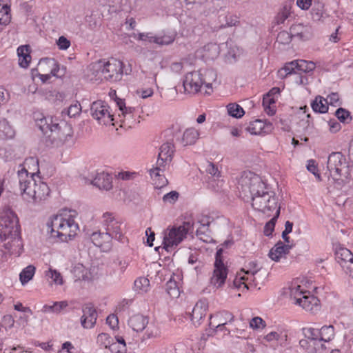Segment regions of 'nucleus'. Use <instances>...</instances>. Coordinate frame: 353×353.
Returning a JSON list of instances; mask_svg holds the SVG:
<instances>
[{"mask_svg":"<svg viewBox=\"0 0 353 353\" xmlns=\"http://www.w3.org/2000/svg\"><path fill=\"white\" fill-rule=\"evenodd\" d=\"M320 341L329 342L334 337V327L333 325H324L320 330Z\"/></svg>","mask_w":353,"mask_h":353,"instance_id":"37","label":"nucleus"},{"mask_svg":"<svg viewBox=\"0 0 353 353\" xmlns=\"http://www.w3.org/2000/svg\"><path fill=\"white\" fill-rule=\"evenodd\" d=\"M290 6L285 4L283 6L281 11L278 13L275 17V22L276 24H282L289 17L290 14Z\"/></svg>","mask_w":353,"mask_h":353,"instance_id":"48","label":"nucleus"},{"mask_svg":"<svg viewBox=\"0 0 353 353\" xmlns=\"http://www.w3.org/2000/svg\"><path fill=\"white\" fill-rule=\"evenodd\" d=\"M46 276L52 279V281L56 284L61 285L63 283V279L61 274L55 270L50 269L46 272Z\"/></svg>","mask_w":353,"mask_h":353,"instance_id":"57","label":"nucleus"},{"mask_svg":"<svg viewBox=\"0 0 353 353\" xmlns=\"http://www.w3.org/2000/svg\"><path fill=\"white\" fill-rule=\"evenodd\" d=\"M97 342L105 348H112L116 345V343H111V338L105 333H101L98 335Z\"/></svg>","mask_w":353,"mask_h":353,"instance_id":"52","label":"nucleus"},{"mask_svg":"<svg viewBox=\"0 0 353 353\" xmlns=\"http://www.w3.org/2000/svg\"><path fill=\"white\" fill-rule=\"evenodd\" d=\"M246 271H245L244 269L242 270L244 271L247 274H256L257 272L260 270V268L258 267V264L256 261H250L246 265Z\"/></svg>","mask_w":353,"mask_h":353,"instance_id":"63","label":"nucleus"},{"mask_svg":"<svg viewBox=\"0 0 353 353\" xmlns=\"http://www.w3.org/2000/svg\"><path fill=\"white\" fill-rule=\"evenodd\" d=\"M174 37L173 35L156 36V39L154 40V43L158 45H169L174 41Z\"/></svg>","mask_w":353,"mask_h":353,"instance_id":"54","label":"nucleus"},{"mask_svg":"<svg viewBox=\"0 0 353 353\" xmlns=\"http://www.w3.org/2000/svg\"><path fill=\"white\" fill-rule=\"evenodd\" d=\"M97 313L92 304L88 303L83 307V316L81 319V325L85 328H92L96 323Z\"/></svg>","mask_w":353,"mask_h":353,"instance_id":"16","label":"nucleus"},{"mask_svg":"<svg viewBox=\"0 0 353 353\" xmlns=\"http://www.w3.org/2000/svg\"><path fill=\"white\" fill-rule=\"evenodd\" d=\"M92 184L99 188L108 190L112 188V177L111 176L105 172L97 174L96 177L92 181Z\"/></svg>","mask_w":353,"mask_h":353,"instance_id":"26","label":"nucleus"},{"mask_svg":"<svg viewBox=\"0 0 353 353\" xmlns=\"http://www.w3.org/2000/svg\"><path fill=\"white\" fill-rule=\"evenodd\" d=\"M297 63V72L301 74V72L307 73L314 70L316 65L313 61H307L305 60H296Z\"/></svg>","mask_w":353,"mask_h":353,"instance_id":"41","label":"nucleus"},{"mask_svg":"<svg viewBox=\"0 0 353 353\" xmlns=\"http://www.w3.org/2000/svg\"><path fill=\"white\" fill-rule=\"evenodd\" d=\"M199 137L198 130L192 128H188L183 132L181 141L183 145H193L196 143Z\"/></svg>","mask_w":353,"mask_h":353,"instance_id":"30","label":"nucleus"},{"mask_svg":"<svg viewBox=\"0 0 353 353\" xmlns=\"http://www.w3.org/2000/svg\"><path fill=\"white\" fill-rule=\"evenodd\" d=\"M299 344L301 347H303L304 350H305L307 352L310 353H313L316 350V345H314L312 344V342L310 341L307 338L300 340Z\"/></svg>","mask_w":353,"mask_h":353,"instance_id":"60","label":"nucleus"},{"mask_svg":"<svg viewBox=\"0 0 353 353\" xmlns=\"http://www.w3.org/2000/svg\"><path fill=\"white\" fill-rule=\"evenodd\" d=\"M222 248L217 250L214 262V270L210 278V285L215 288H219L224 285L228 274V269L224 265L222 260Z\"/></svg>","mask_w":353,"mask_h":353,"instance_id":"9","label":"nucleus"},{"mask_svg":"<svg viewBox=\"0 0 353 353\" xmlns=\"http://www.w3.org/2000/svg\"><path fill=\"white\" fill-rule=\"evenodd\" d=\"M289 290L291 299L297 305L302 301L303 299V296H305L307 293L310 292L309 291L305 290L301 285L296 283H292Z\"/></svg>","mask_w":353,"mask_h":353,"instance_id":"28","label":"nucleus"},{"mask_svg":"<svg viewBox=\"0 0 353 353\" xmlns=\"http://www.w3.org/2000/svg\"><path fill=\"white\" fill-rule=\"evenodd\" d=\"M328 101L321 96H317L312 102L311 106L316 112L325 113L328 110Z\"/></svg>","mask_w":353,"mask_h":353,"instance_id":"35","label":"nucleus"},{"mask_svg":"<svg viewBox=\"0 0 353 353\" xmlns=\"http://www.w3.org/2000/svg\"><path fill=\"white\" fill-rule=\"evenodd\" d=\"M166 291L172 298H177L180 294L176 282L172 279H170L166 283Z\"/></svg>","mask_w":353,"mask_h":353,"instance_id":"50","label":"nucleus"},{"mask_svg":"<svg viewBox=\"0 0 353 353\" xmlns=\"http://www.w3.org/2000/svg\"><path fill=\"white\" fill-rule=\"evenodd\" d=\"M19 189L23 199L34 203L45 201L50 194V189L48 185L41 181L37 176L34 177V173L29 175L28 172L23 168L17 171Z\"/></svg>","mask_w":353,"mask_h":353,"instance_id":"3","label":"nucleus"},{"mask_svg":"<svg viewBox=\"0 0 353 353\" xmlns=\"http://www.w3.org/2000/svg\"><path fill=\"white\" fill-rule=\"evenodd\" d=\"M196 235L200 240L205 243H210L212 240L209 228L204 225L199 226L196 228Z\"/></svg>","mask_w":353,"mask_h":353,"instance_id":"46","label":"nucleus"},{"mask_svg":"<svg viewBox=\"0 0 353 353\" xmlns=\"http://www.w3.org/2000/svg\"><path fill=\"white\" fill-rule=\"evenodd\" d=\"M310 114L307 115L306 119H302L297 123L296 131L300 133L310 134L313 128V124L310 120Z\"/></svg>","mask_w":353,"mask_h":353,"instance_id":"40","label":"nucleus"},{"mask_svg":"<svg viewBox=\"0 0 353 353\" xmlns=\"http://www.w3.org/2000/svg\"><path fill=\"white\" fill-rule=\"evenodd\" d=\"M302 301L298 305L301 306L306 311L312 313L317 312L320 309L319 300L317 297L312 295L310 292L307 293L305 296H303Z\"/></svg>","mask_w":353,"mask_h":353,"instance_id":"23","label":"nucleus"},{"mask_svg":"<svg viewBox=\"0 0 353 353\" xmlns=\"http://www.w3.org/2000/svg\"><path fill=\"white\" fill-rule=\"evenodd\" d=\"M328 103H330L332 105H340L341 104V102H340V97L339 94L337 92H332L330 94L327 99Z\"/></svg>","mask_w":353,"mask_h":353,"instance_id":"64","label":"nucleus"},{"mask_svg":"<svg viewBox=\"0 0 353 353\" xmlns=\"http://www.w3.org/2000/svg\"><path fill=\"white\" fill-rule=\"evenodd\" d=\"M102 219V223L105 230L114 237V239L121 241L123 234L120 222L110 212L104 213Z\"/></svg>","mask_w":353,"mask_h":353,"instance_id":"12","label":"nucleus"},{"mask_svg":"<svg viewBox=\"0 0 353 353\" xmlns=\"http://www.w3.org/2000/svg\"><path fill=\"white\" fill-rule=\"evenodd\" d=\"M160 334L161 332L159 328L154 324L150 325L145 332L148 339L157 338L160 336Z\"/></svg>","mask_w":353,"mask_h":353,"instance_id":"59","label":"nucleus"},{"mask_svg":"<svg viewBox=\"0 0 353 353\" xmlns=\"http://www.w3.org/2000/svg\"><path fill=\"white\" fill-rule=\"evenodd\" d=\"M148 324V317L141 314L133 315L128 320V325L136 332L143 330Z\"/></svg>","mask_w":353,"mask_h":353,"instance_id":"27","label":"nucleus"},{"mask_svg":"<svg viewBox=\"0 0 353 353\" xmlns=\"http://www.w3.org/2000/svg\"><path fill=\"white\" fill-rule=\"evenodd\" d=\"M68 305L65 301L54 302L52 305H44L41 309L43 313L59 314Z\"/></svg>","mask_w":353,"mask_h":353,"instance_id":"33","label":"nucleus"},{"mask_svg":"<svg viewBox=\"0 0 353 353\" xmlns=\"http://www.w3.org/2000/svg\"><path fill=\"white\" fill-rule=\"evenodd\" d=\"M292 36L290 32L287 31L280 32L276 37V41L281 44H288L292 40Z\"/></svg>","mask_w":353,"mask_h":353,"instance_id":"55","label":"nucleus"},{"mask_svg":"<svg viewBox=\"0 0 353 353\" xmlns=\"http://www.w3.org/2000/svg\"><path fill=\"white\" fill-rule=\"evenodd\" d=\"M0 239L3 247L12 255L19 256L23 250L20 225L17 214L10 209L0 214Z\"/></svg>","mask_w":353,"mask_h":353,"instance_id":"2","label":"nucleus"},{"mask_svg":"<svg viewBox=\"0 0 353 353\" xmlns=\"http://www.w3.org/2000/svg\"><path fill=\"white\" fill-rule=\"evenodd\" d=\"M179 194L176 191H171L165 194L163 197V201L165 203H174L179 199Z\"/></svg>","mask_w":353,"mask_h":353,"instance_id":"61","label":"nucleus"},{"mask_svg":"<svg viewBox=\"0 0 353 353\" xmlns=\"http://www.w3.org/2000/svg\"><path fill=\"white\" fill-rule=\"evenodd\" d=\"M208 308V303L205 299L199 300L196 303L191 314V320L195 326L201 325V321L205 316Z\"/></svg>","mask_w":353,"mask_h":353,"instance_id":"18","label":"nucleus"},{"mask_svg":"<svg viewBox=\"0 0 353 353\" xmlns=\"http://www.w3.org/2000/svg\"><path fill=\"white\" fill-rule=\"evenodd\" d=\"M297 63L296 61H292L290 63H288L285 65V66L279 70V75L281 78H285L288 75L294 74H298L297 72Z\"/></svg>","mask_w":353,"mask_h":353,"instance_id":"39","label":"nucleus"},{"mask_svg":"<svg viewBox=\"0 0 353 353\" xmlns=\"http://www.w3.org/2000/svg\"><path fill=\"white\" fill-rule=\"evenodd\" d=\"M123 62L116 59H112L103 64L101 62L99 63V70H100L103 78L112 81L121 79L123 74Z\"/></svg>","mask_w":353,"mask_h":353,"instance_id":"8","label":"nucleus"},{"mask_svg":"<svg viewBox=\"0 0 353 353\" xmlns=\"http://www.w3.org/2000/svg\"><path fill=\"white\" fill-rule=\"evenodd\" d=\"M303 331L305 337L312 341L314 345H317L321 342L319 330L310 327L304 329Z\"/></svg>","mask_w":353,"mask_h":353,"instance_id":"42","label":"nucleus"},{"mask_svg":"<svg viewBox=\"0 0 353 353\" xmlns=\"http://www.w3.org/2000/svg\"><path fill=\"white\" fill-rule=\"evenodd\" d=\"M327 170L332 180L339 185L346 183L350 178L349 165L341 152H332L327 159Z\"/></svg>","mask_w":353,"mask_h":353,"instance_id":"5","label":"nucleus"},{"mask_svg":"<svg viewBox=\"0 0 353 353\" xmlns=\"http://www.w3.org/2000/svg\"><path fill=\"white\" fill-rule=\"evenodd\" d=\"M335 258L337 262L343 268L350 271L353 265V254L347 248H340L335 252Z\"/></svg>","mask_w":353,"mask_h":353,"instance_id":"19","label":"nucleus"},{"mask_svg":"<svg viewBox=\"0 0 353 353\" xmlns=\"http://www.w3.org/2000/svg\"><path fill=\"white\" fill-rule=\"evenodd\" d=\"M73 129L70 124L65 121L55 122L48 138L54 147H60L64 144L72 143Z\"/></svg>","mask_w":353,"mask_h":353,"instance_id":"7","label":"nucleus"},{"mask_svg":"<svg viewBox=\"0 0 353 353\" xmlns=\"http://www.w3.org/2000/svg\"><path fill=\"white\" fill-rule=\"evenodd\" d=\"M223 19V21L220 20V21L221 22V24L220 25L221 29L232 26H236L240 23L239 17L236 15L232 14H227L225 16H224Z\"/></svg>","mask_w":353,"mask_h":353,"instance_id":"43","label":"nucleus"},{"mask_svg":"<svg viewBox=\"0 0 353 353\" xmlns=\"http://www.w3.org/2000/svg\"><path fill=\"white\" fill-rule=\"evenodd\" d=\"M234 316L233 314L228 311H222L221 312L216 313L214 315L211 314L210 316V323L209 325L211 327H214L215 330H223L225 329L224 325L227 323V322H232L234 321Z\"/></svg>","mask_w":353,"mask_h":353,"instance_id":"15","label":"nucleus"},{"mask_svg":"<svg viewBox=\"0 0 353 353\" xmlns=\"http://www.w3.org/2000/svg\"><path fill=\"white\" fill-rule=\"evenodd\" d=\"M33 118L36 125L43 134L50 132L52 125L57 121V119L54 121L52 117H46L40 112H34Z\"/></svg>","mask_w":353,"mask_h":353,"instance_id":"17","label":"nucleus"},{"mask_svg":"<svg viewBox=\"0 0 353 353\" xmlns=\"http://www.w3.org/2000/svg\"><path fill=\"white\" fill-rule=\"evenodd\" d=\"M34 272L35 268L32 265H30L24 268L19 274V279L22 285H25L28 281H30L32 279Z\"/></svg>","mask_w":353,"mask_h":353,"instance_id":"44","label":"nucleus"},{"mask_svg":"<svg viewBox=\"0 0 353 353\" xmlns=\"http://www.w3.org/2000/svg\"><path fill=\"white\" fill-rule=\"evenodd\" d=\"M50 69V74L56 77H61L65 75V68L62 66L60 68L58 62L52 58H43L41 59L38 64V68L37 71L40 70L41 72H48Z\"/></svg>","mask_w":353,"mask_h":353,"instance_id":"13","label":"nucleus"},{"mask_svg":"<svg viewBox=\"0 0 353 353\" xmlns=\"http://www.w3.org/2000/svg\"><path fill=\"white\" fill-rule=\"evenodd\" d=\"M238 189L244 196H250L252 208L268 216L281 209L275 193L269 190L261 178L252 172H244L238 180Z\"/></svg>","mask_w":353,"mask_h":353,"instance_id":"1","label":"nucleus"},{"mask_svg":"<svg viewBox=\"0 0 353 353\" xmlns=\"http://www.w3.org/2000/svg\"><path fill=\"white\" fill-rule=\"evenodd\" d=\"M173 148L174 145L171 143L168 142L161 146L157 161V165L165 168V165L172 161L174 153Z\"/></svg>","mask_w":353,"mask_h":353,"instance_id":"20","label":"nucleus"},{"mask_svg":"<svg viewBox=\"0 0 353 353\" xmlns=\"http://www.w3.org/2000/svg\"><path fill=\"white\" fill-rule=\"evenodd\" d=\"M279 215H280V209L278 208L277 210L276 211L274 216L271 219V220H270L265 224V225L264 227L263 232L265 236H270L272 234V232L274 230L275 223H276Z\"/></svg>","mask_w":353,"mask_h":353,"instance_id":"49","label":"nucleus"},{"mask_svg":"<svg viewBox=\"0 0 353 353\" xmlns=\"http://www.w3.org/2000/svg\"><path fill=\"white\" fill-rule=\"evenodd\" d=\"M150 281L145 277H140L134 281V289L139 293H145L149 290Z\"/></svg>","mask_w":353,"mask_h":353,"instance_id":"45","label":"nucleus"},{"mask_svg":"<svg viewBox=\"0 0 353 353\" xmlns=\"http://www.w3.org/2000/svg\"><path fill=\"white\" fill-rule=\"evenodd\" d=\"M48 231L52 237H58L61 241H67L74 237L79 230L72 215L57 214L52 216L47 223Z\"/></svg>","mask_w":353,"mask_h":353,"instance_id":"4","label":"nucleus"},{"mask_svg":"<svg viewBox=\"0 0 353 353\" xmlns=\"http://www.w3.org/2000/svg\"><path fill=\"white\" fill-rule=\"evenodd\" d=\"M30 50L29 46H21L17 49V54L19 57V64L21 67L26 68L28 67L31 61L30 54Z\"/></svg>","mask_w":353,"mask_h":353,"instance_id":"29","label":"nucleus"},{"mask_svg":"<svg viewBox=\"0 0 353 353\" xmlns=\"http://www.w3.org/2000/svg\"><path fill=\"white\" fill-rule=\"evenodd\" d=\"M92 242L97 247L102 249L103 251L106 252L110 250L112 245V237L106 231L102 232L101 231L94 232L90 236Z\"/></svg>","mask_w":353,"mask_h":353,"instance_id":"14","label":"nucleus"},{"mask_svg":"<svg viewBox=\"0 0 353 353\" xmlns=\"http://www.w3.org/2000/svg\"><path fill=\"white\" fill-rule=\"evenodd\" d=\"M272 126L271 123H266L263 120L256 119L250 122L247 127V130L252 134L258 135L267 132Z\"/></svg>","mask_w":353,"mask_h":353,"instance_id":"24","label":"nucleus"},{"mask_svg":"<svg viewBox=\"0 0 353 353\" xmlns=\"http://www.w3.org/2000/svg\"><path fill=\"white\" fill-rule=\"evenodd\" d=\"M134 38L140 40V41H148L150 43H154V39H156V36L152 35V33H139L138 34H134Z\"/></svg>","mask_w":353,"mask_h":353,"instance_id":"62","label":"nucleus"},{"mask_svg":"<svg viewBox=\"0 0 353 353\" xmlns=\"http://www.w3.org/2000/svg\"><path fill=\"white\" fill-rule=\"evenodd\" d=\"M205 171L214 178L218 179L221 176V172L218 170V168L212 162H207Z\"/></svg>","mask_w":353,"mask_h":353,"instance_id":"58","label":"nucleus"},{"mask_svg":"<svg viewBox=\"0 0 353 353\" xmlns=\"http://www.w3.org/2000/svg\"><path fill=\"white\" fill-rule=\"evenodd\" d=\"M109 109L110 107L105 102L97 101L91 105L90 114L93 119L97 120L99 124H112L113 115L111 114Z\"/></svg>","mask_w":353,"mask_h":353,"instance_id":"10","label":"nucleus"},{"mask_svg":"<svg viewBox=\"0 0 353 353\" xmlns=\"http://www.w3.org/2000/svg\"><path fill=\"white\" fill-rule=\"evenodd\" d=\"M292 37H298L300 40L307 41L312 37V28L301 23L294 24L290 27Z\"/></svg>","mask_w":353,"mask_h":353,"instance_id":"22","label":"nucleus"},{"mask_svg":"<svg viewBox=\"0 0 353 353\" xmlns=\"http://www.w3.org/2000/svg\"><path fill=\"white\" fill-rule=\"evenodd\" d=\"M194 226V221H185L181 225L168 228L164 232L163 248L168 252L171 251L186 238L188 233L192 232Z\"/></svg>","mask_w":353,"mask_h":353,"instance_id":"6","label":"nucleus"},{"mask_svg":"<svg viewBox=\"0 0 353 353\" xmlns=\"http://www.w3.org/2000/svg\"><path fill=\"white\" fill-rule=\"evenodd\" d=\"M23 168H25L28 172L29 175L34 173L35 176L37 173L39 172L38 159L33 157L26 158L23 163V167L21 170Z\"/></svg>","mask_w":353,"mask_h":353,"instance_id":"36","label":"nucleus"},{"mask_svg":"<svg viewBox=\"0 0 353 353\" xmlns=\"http://www.w3.org/2000/svg\"><path fill=\"white\" fill-rule=\"evenodd\" d=\"M15 131L7 120H0V139H10L14 137Z\"/></svg>","mask_w":353,"mask_h":353,"instance_id":"31","label":"nucleus"},{"mask_svg":"<svg viewBox=\"0 0 353 353\" xmlns=\"http://www.w3.org/2000/svg\"><path fill=\"white\" fill-rule=\"evenodd\" d=\"M202 70L188 72L185 74L183 85L185 92L196 94L203 85Z\"/></svg>","mask_w":353,"mask_h":353,"instance_id":"11","label":"nucleus"},{"mask_svg":"<svg viewBox=\"0 0 353 353\" xmlns=\"http://www.w3.org/2000/svg\"><path fill=\"white\" fill-rule=\"evenodd\" d=\"M250 327L253 330H257L260 328H264L266 326V323L265 321L262 319V318L259 316H256L252 318L250 323Z\"/></svg>","mask_w":353,"mask_h":353,"instance_id":"56","label":"nucleus"},{"mask_svg":"<svg viewBox=\"0 0 353 353\" xmlns=\"http://www.w3.org/2000/svg\"><path fill=\"white\" fill-rule=\"evenodd\" d=\"M164 168H163V166L157 165L155 168L150 170V174L156 188L160 189L165 186L168 183L165 176L161 174V172H163Z\"/></svg>","mask_w":353,"mask_h":353,"instance_id":"25","label":"nucleus"},{"mask_svg":"<svg viewBox=\"0 0 353 353\" xmlns=\"http://www.w3.org/2000/svg\"><path fill=\"white\" fill-rule=\"evenodd\" d=\"M292 245L284 244L283 242L279 241L269 252V257L274 261H279L282 257H285L289 252Z\"/></svg>","mask_w":353,"mask_h":353,"instance_id":"21","label":"nucleus"},{"mask_svg":"<svg viewBox=\"0 0 353 353\" xmlns=\"http://www.w3.org/2000/svg\"><path fill=\"white\" fill-rule=\"evenodd\" d=\"M11 20L10 8L3 0H0V25L7 26Z\"/></svg>","mask_w":353,"mask_h":353,"instance_id":"34","label":"nucleus"},{"mask_svg":"<svg viewBox=\"0 0 353 353\" xmlns=\"http://www.w3.org/2000/svg\"><path fill=\"white\" fill-rule=\"evenodd\" d=\"M202 83L205 85L207 88H211L214 81L216 79V73L212 69H207L202 70Z\"/></svg>","mask_w":353,"mask_h":353,"instance_id":"38","label":"nucleus"},{"mask_svg":"<svg viewBox=\"0 0 353 353\" xmlns=\"http://www.w3.org/2000/svg\"><path fill=\"white\" fill-rule=\"evenodd\" d=\"M81 112V105L77 101L74 104L70 105L67 109L66 113L70 117H76L79 116Z\"/></svg>","mask_w":353,"mask_h":353,"instance_id":"53","label":"nucleus"},{"mask_svg":"<svg viewBox=\"0 0 353 353\" xmlns=\"http://www.w3.org/2000/svg\"><path fill=\"white\" fill-rule=\"evenodd\" d=\"M203 57L207 59L213 60L218 57L220 53V48L215 43H209L203 47Z\"/></svg>","mask_w":353,"mask_h":353,"instance_id":"32","label":"nucleus"},{"mask_svg":"<svg viewBox=\"0 0 353 353\" xmlns=\"http://www.w3.org/2000/svg\"><path fill=\"white\" fill-rule=\"evenodd\" d=\"M228 113L234 118H241L244 114V110L236 103H230L227 105Z\"/></svg>","mask_w":353,"mask_h":353,"instance_id":"47","label":"nucleus"},{"mask_svg":"<svg viewBox=\"0 0 353 353\" xmlns=\"http://www.w3.org/2000/svg\"><path fill=\"white\" fill-rule=\"evenodd\" d=\"M335 115L338 119L343 123H349L352 120L350 112L343 108L337 109Z\"/></svg>","mask_w":353,"mask_h":353,"instance_id":"51","label":"nucleus"}]
</instances>
